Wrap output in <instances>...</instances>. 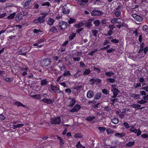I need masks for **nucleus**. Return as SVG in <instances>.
<instances>
[{
  "mask_svg": "<svg viewBox=\"0 0 148 148\" xmlns=\"http://www.w3.org/2000/svg\"><path fill=\"white\" fill-rule=\"evenodd\" d=\"M31 97L34 98V99H36L38 100H40V101H41L40 96L39 94L31 95Z\"/></svg>",
  "mask_w": 148,
  "mask_h": 148,
  "instance_id": "obj_28",
  "label": "nucleus"
},
{
  "mask_svg": "<svg viewBox=\"0 0 148 148\" xmlns=\"http://www.w3.org/2000/svg\"><path fill=\"white\" fill-rule=\"evenodd\" d=\"M49 32L52 33H56L58 32L57 28L55 26L51 27L49 29Z\"/></svg>",
  "mask_w": 148,
  "mask_h": 148,
  "instance_id": "obj_22",
  "label": "nucleus"
},
{
  "mask_svg": "<svg viewBox=\"0 0 148 148\" xmlns=\"http://www.w3.org/2000/svg\"><path fill=\"white\" fill-rule=\"evenodd\" d=\"M61 119L60 116L56 117L51 118V122L53 124H59L61 122Z\"/></svg>",
  "mask_w": 148,
  "mask_h": 148,
  "instance_id": "obj_4",
  "label": "nucleus"
},
{
  "mask_svg": "<svg viewBox=\"0 0 148 148\" xmlns=\"http://www.w3.org/2000/svg\"><path fill=\"white\" fill-rule=\"evenodd\" d=\"M0 75L2 77H4L6 75L5 72L3 71H0Z\"/></svg>",
  "mask_w": 148,
  "mask_h": 148,
  "instance_id": "obj_46",
  "label": "nucleus"
},
{
  "mask_svg": "<svg viewBox=\"0 0 148 148\" xmlns=\"http://www.w3.org/2000/svg\"><path fill=\"white\" fill-rule=\"evenodd\" d=\"M102 12L101 11H99L96 10H94L92 11V14L93 15H99L101 14Z\"/></svg>",
  "mask_w": 148,
  "mask_h": 148,
  "instance_id": "obj_17",
  "label": "nucleus"
},
{
  "mask_svg": "<svg viewBox=\"0 0 148 148\" xmlns=\"http://www.w3.org/2000/svg\"><path fill=\"white\" fill-rule=\"evenodd\" d=\"M45 41V39L44 38H41L37 40V42L38 43H39L43 42H44Z\"/></svg>",
  "mask_w": 148,
  "mask_h": 148,
  "instance_id": "obj_56",
  "label": "nucleus"
},
{
  "mask_svg": "<svg viewBox=\"0 0 148 148\" xmlns=\"http://www.w3.org/2000/svg\"><path fill=\"white\" fill-rule=\"evenodd\" d=\"M141 136L142 138H148V135L147 134H144L141 135Z\"/></svg>",
  "mask_w": 148,
  "mask_h": 148,
  "instance_id": "obj_58",
  "label": "nucleus"
},
{
  "mask_svg": "<svg viewBox=\"0 0 148 148\" xmlns=\"http://www.w3.org/2000/svg\"><path fill=\"white\" fill-rule=\"evenodd\" d=\"M48 82L46 79H44L41 82V85L42 86H45L47 84Z\"/></svg>",
  "mask_w": 148,
  "mask_h": 148,
  "instance_id": "obj_40",
  "label": "nucleus"
},
{
  "mask_svg": "<svg viewBox=\"0 0 148 148\" xmlns=\"http://www.w3.org/2000/svg\"><path fill=\"white\" fill-rule=\"evenodd\" d=\"M92 21L93 20L91 19H89L88 21L85 23V26L88 28H90L92 26Z\"/></svg>",
  "mask_w": 148,
  "mask_h": 148,
  "instance_id": "obj_16",
  "label": "nucleus"
},
{
  "mask_svg": "<svg viewBox=\"0 0 148 148\" xmlns=\"http://www.w3.org/2000/svg\"><path fill=\"white\" fill-rule=\"evenodd\" d=\"M111 121L114 124H117L119 122L118 119L117 118H114L111 119Z\"/></svg>",
  "mask_w": 148,
  "mask_h": 148,
  "instance_id": "obj_29",
  "label": "nucleus"
},
{
  "mask_svg": "<svg viewBox=\"0 0 148 148\" xmlns=\"http://www.w3.org/2000/svg\"><path fill=\"white\" fill-rule=\"evenodd\" d=\"M120 19L116 18H114L112 19L110 21V22L112 23H120L119 21L120 20Z\"/></svg>",
  "mask_w": 148,
  "mask_h": 148,
  "instance_id": "obj_21",
  "label": "nucleus"
},
{
  "mask_svg": "<svg viewBox=\"0 0 148 148\" xmlns=\"http://www.w3.org/2000/svg\"><path fill=\"white\" fill-rule=\"evenodd\" d=\"M55 20L52 18H50L47 21V24L50 26L53 25Z\"/></svg>",
  "mask_w": 148,
  "mask_h": 148,
  "instance_id": "obj_18",
  "label": "nucleus"
},
{
  "mask_svg": "<svg viewBox=\"0 0 148 148\" xmlns=\"http://www.w3.org/2000/svg\"><path fill=\"white\" fill-rule=\"evenodd\" d=\"M45 103H46L47 104H53V101L51 100L48 99L44 98L41 100Z\"/></svg>",
  "mask_w": 148,
  "mask_h": 148,
  "instance_id": "obj_14",
  "label": "nucleus"
},
{
  "mask_svg": "<svg viewBox=\"0 0 148 148\" xmlns=\"http://www.w3.org/2000/svg\"><path fill=\"white\" fill-rule=\"evenodd\" d=\"M81 106L79 104H76L74 107L69 111L72 112H77L80 108Z\"/></svg>",
  "mask_w": 148,
  "mask_h": 148,
  "instance_id": "obj_12",
  "label": "nucleus"
},
{
  "mask_svg": "<svg viewBox=\"0 0 148 148\" xmlns=\"http://www.w3.org/2000/svg\"><path fill=\"white\" fill-rule=\"evenodd\" d=\"M132 16L135 20L141 22L143 21L142 18L139 15L134 14H132Z\"/></svg>",
  "mask_w": 148,
  "mask_h": 148,
  "instance_id": "obj_7",
  "label": "nucleus"
},
{
  "mask_svg": "<svg viewBox=\"0 0 148 148\" xmlns=\"http://www.w3.org/2000/svg\"><path fill=\"white\" fill-rule=\"evenodd\" d=\"M51 90L55 93H59L60 90L56 86H53L52 84L51 85Z\"/></svg>",
  "mask_w": 148,
  "mask_h": 148,
  "instance_id": "obj_9",
  "label": "nucleus"
},
{
  "mask_svg": "<svg viewBox=\"0 0 148 148\" xmlns=\"http://www.w3.org/2000/svg\"><path fill=\"white\" fill-rule=\"evenodd\" d=\"M134 128V127H133L132 128L130 129L129 130L130 131L136 134L137 136H139L140 135L141 133V131L140 130H139L138 131L136 129H133Z\"/></svg>",
  "mask_w": 148,
  "mask_h": 148,
  "instance_id": "obj_10",
  "label": "nucleus"
},
{
  "mask_svg": "<svg viewBox=\"0 0 148 148\" xmlns=\"http://www.w3.org/2000/svg\"><path fill=\"white\" fill-rule=\"evenodd\" d=\"M94 24L96 27L98 26L101 23L99 20H96L93 22Z\"/></svg>",
  "mask_w": 148,
  "mask_h": 148,
  "instance_id": "obj_37",
  "label": "nucleus"
},
{
  "mask_svg": "<svg viewBox=\"0 0 148 148\" xmlns=\"http://www.w3.org/2000/svg\"><path fill=\"white\" fill-rule=\"evenodd\" d=\"M45 21L44 16H40L37 19H35L33 21V23L36 24L43 23Z\"/></svg>",
  "mask_w": 148,
  "mask_h": 148,
  "instance_id": "obj_3",
  "label": "nucleus"
},
{
  "mask_svg": "<svg viewBox=\"0 0 148 148\" xmlns=\"http://www.w3.org/2000/svg\"><path fill=\"white\" fill-rule=\"evenodd\" d=\"M92 32L93 34V36L95 37H97V34L98 32V30L96 29L93 30Z\"/></svg>",
  "mask_w": 148,
  "mask_h": 148,
  "instance_id": "obj_47",
  "label": "nucleus"
},
{
  "mask_svg": "<svg viewBox=\"0 0 148 148\" xmlns=\"http://www.w3.org/2000/svg\"><path fill=\"white\" fill-rule=\"evenodd\" d=\"M115 50V49L111 48L110 49H108L106 51L108 53H110L113 52Z\"/></svg>",
  "mask_w": 148,
  "mask_h": 148,
  "instance_id": "obj_62",
  "label": "nucleus"
},
{
  "mask_svg": "<svg viewBox=\"0 0 148 148\" xmlns=\"http://www.w3.org/2000/svg\"><path fill=\"white\" fill-rule=\"evenodd\" d=\"M82 145L80 143V141L78 142L77 143V144H76V147L77 148H81V147H82Z\"/></svg>",
  "mask_w": 148,
  "mask_h": 148,
  "instance_id": "obj_54",
  "label": "nucleus"
},
{
  "mask_svg": "<svg viewBox=\"0 0 148 148\" xmlns=\"http://www.w3.org/2000/svg\"><path fill=\"white\" fill-rule=\"evenodd\" d=\"M25 15V14L24 12H21L16 14L15 20L17 21H19L22 18L23 16Z\"/></svg>",
  "mask_w": 148,
  "mask_h": 148,
  "instance_id": "obj_6",
  "label": "nucleus"
},
{
  "mask_svg": "<svg viewBox=\"0 0 148 148\" xmlns=\"http://www.w3.org/2000/svg\"><path fill=\"white\" fill-rule=\"evenodd\" d=\"M134 141L131 142L130 141L126 144V146L127 147H130L134 145Z\"/></svg>",
  "mask_w": 148,
  "mask_h": 148,
  "instance_id": "obj_33",
  "label": "nucleus"
},
{
  "mask_svg": "<svg viewBox=\"0 0 148 148\" xmlns=\"http://www.w3.org/2000/svg\"><path fill=\"white\" fill-rule=\"evenodd\" d=\"M68 26L67 23L64 21L61 22L59 24V27L61 29H65Z\"/></svg>",
  "mask_w": 148,
  "mask_h": 148,
  "instance_id": "obj_5",
  "label": "nucleus"
},
{
  "mask_svg": "<svg viewBox=\"0 0 148 148\" xmlns=\"http://www.w3.org/2000/svg\"><path fill=\"white\" fill-rule=\"evenodd\" d=\"M107 81L109 82L113 83L115 82V80L114 78H109L107 79Z\"/></svg>",
  "mask_w": 148,
  "mask_h": 148,
  "instance_id": "obj_44",
  "label": "nucleus"
},
{
  "mask_svg": "<svg viewBox=\"0 0 148 148\" xmlns=\"http://www.w3.org/2000/svg\"><path fill=\"white\" fill-rule=\"evenodd\" d=\"M141 86V84L140 83H134L133 85V87L135 88H138Z\"/></svg>",
  "mask_w": 148,
  "mask_h": 148,
  "instance_id": "obj_32",
  "label": "nucleus"
},
{
  "mask_svg": "<svg viewBox=\"0 0 148 148\" xmlns=\"http://www.w3.org/2000/svg\"><path fill=\"white\" fill-rule=\"evenodd\" d=\"M94 95L93 91L91 90H89L88 91L86 94V96L87 98H90L92 97Z\"/></svg>",
  "mask_w": 148,
  "mask_h": 148,
  "instance_id": "obj_15",
  "label": "nucleus"
},
{
  "mask_svg": "<svg viewBox=\"0 0 148 148\" xmlns=\"http://www.w3.org/2000/svg\"><path fill=\"white\" fill-rule=\"evenodd\" d=\"M5 119V117L2 114H0V122Z\"/></svg>",
  "mask_w": 148,
  "mask_h": 148,
  "instance_id": "obj_60",
  "label": "nucleus"
},
{
  "mask_svg": "<svg viewBox=\"0 0 148 148\" xmlns=\"http://www.w3.org/2000/svg\"><path fill=\"white\" fill-rule=\"evenodd\" d=\"M90 72V71L89 69H86L85 71H84L83 74L86 75L88 74H89Z\"/></svg>",
  "mask_w": 148,
  "mask_h": 148,
  "instance_id": "obj_39",
  "label": "nucleus"
},
{
  "mask_svg": "<svg viewBox=\"0 0 148 148\" xmlns=\"http://www.w3.org/2000/svg\"><path fill=\"white\" fill-rule=\"evenodd\" d=\"M41 6H47V7H49L50 6H51V5L50 2H47L42 3L41 4Z\"/></svg>",
  "mask_w": 148,
  "mask_h": 148,
  "instance_id": "obj_35",
  "label": "nucleus"
},
{
  "mask_svg": "<svg viewBox=\"0 0 148 148\" xmlns=\"http://www.w3.org/2000/svg\"><path fill=\"white\" fill-rule=\"evenodd\" d=\"M123 7V5L122 4H120L116 9H118V10H120L121 11Z\"/></svg>",
  "mask_w": 148,
  "mask_h": 148,
  "instance_id": "obj_57",
  "label": "nucleus"
},
{
  "mask_svg": "<svg viewBox=\"0 0 148 148\" xmlns=\"http://www.w3.org/2000/svg\"><path fill=\"white\" fill-rule=\"evenodd\" d=\"M24 125V124H18L16 125H13L12 128L15 129L18 128L22 127Z\"/></svg>",
  "mask_w": 148,
  "mask_h": 148,
  "instance_id": "obj_19",
  "label": "nucleus"
},
{
  "mask_svg": "<svg viewBox=\"0 0 148 148\" xmlns=\"http://www.w3.org/2000/svg\"><path fill=\"white\" fill-rule=\"evenodd\" d=\"M81 52L79 51H76L73 54V56H75L76 55L77 56L81 55Z\"/></svg>",
  "mask_w": 148,
  "mask_h": 148,
  "instance_id": "obj_55",
  "label": "nucleus"
},
{
  "mask_svg": "<svg viewBox=\"0 0 148 148\" xmlns=\"http://www.w3.org/2000/svg\"><path fill=\"white\" fill-rule=\"evenodd\" d=\"M14 105L17 106V107L22 106L23 107H25L26 106L23 105L21 102L16 101L14 103Z\"/></svg>",
  "mask_w": 148,
  "mask_h": 148,
  "instance_id": "obj_26",
  "label": "nucleus"
},
{
  "mask_svg": "<svg viewBox=\"0 0 148 148\" xmlns=\"http://www.w3.org/2000/svg\"><path fill=\"white\" fill-rule=\"evenodd\" d=\"M102 94L100 92H97L95 95L94 98L96 99H99L101 97Z\"/></svg>",
  "mask_w": 148,
  "mask_h": 148,
  "instance_id": "obj_24",
  "label": "nucleus"
},
{
  "mask_svg": "<svg viewBox=\"0 0 148 148\" xmlns=\"http://www.w3.org/2000/svg\"><path fill=\"white\" fill-rule=\"evenodd\" d=\"M108 28L110 29V30L113 31L115 28V27L114 25H110L108 26Z\"/></svg>",
  "mask_w": 148,
  "mask_h": 148,
  "instance_id": "obj_51",
  "label": "nucleus"
},
{
  "mask_svg": "<svg viewBox=\"0 0 148 148\" xmlns=\"http://www.w3.org/2000/svg\"><path fill=\"white\" fill-rule=\"evenodd\" d=\"M4 80L7 82H11L13 81L12 78L9 77H5L4 78Z\"/></svg>",
  "mask_w": 148,
  "mask_h": 148,
  "instance_id": "obj_36",
  "label": "nucleus"
},
{
  "mask_svg": "<svg viewBox=\"0 0 148 148\" xmlns=\"http://www.w3.org/2000/svg\"><path fill=\"white\" fill-rule=\"evenodd\" d=\"M111 41L113 43H117L119 42V40L116 39H112L111 40Z\"/></svg>",
  "mask_w": 148,
  "mask_h": 148,
  "instance_id": "obj_64",
  "label": "nucleus"
},
{
  "mask_svg": "<svg viewBox=\"0 0 148 148\" xmlns=\"http://www.w3.org/2000/svg\"><path fill=\"white\" fill-rule=\"evenodd\" d=\"M31 49L30 46L25 47L21 49L18 51V52L21 55L27 56V53Z\"/></svg>",
  "mask_w": 148,
  "mask_h": 148,
  "instance_id": "obj_1",
  "label": "nucleus"
},
{
  "mask_svg": "<svg viewBox=\"0 0 148 148\" xmlns=\"http://www.w3.org/2000/svg\"><path fill=\"white\" fill-rule=\"evenodd\" d=\"M143 30L145 31L146 33L148 34V26L146 25H144L143 27Z\"/></svg>",
  "mask_w": 148,
  "mask_h": 148,
  "instance_id": "obj_30",
  "label": "nucleus"
},
{
  "mask_svg": "<svg viewBox=\"0 0 148 148\" xmlns=\"http://www.w3.org/2000/svg\"><path fill=\"white\" fill-rule=\"evenodd\" d=\"M71 74L70 73L69 71H66L63 74V75L64 76H67L69 75H71Z\"/></svg>",
  "mask_w": 148,
  "mask_h": 148,
  "instance_id": "obj_53",
  "label": "nucleus"
},
{
  "mask_svg": "<svg viewBox=\"0 0 148 148\" xmlns=\"http://www.w3.org/2000/svg\"><path fill=\"white\" fill-rule=\"evenodd\" d=\"M114 33V32L112 30H109V31L108 32L107 34H104V35L106 36H110L112 35Z\"/></svg>",
  "mask_w": 148,
  "mask_h": 148,
  "instance_id": "obj_43",
  "label": "nucleus"
},
{
  "mask_svg": "<svg viewBox=\"0 0 148 148\" xmlns=\"http://www.w3.org/2000/svg\"><path fill=\"white\" fill-rule=\"evenodd\" d=\"M119 22H120V23H119V24H120L119 25H120V26L122 27L123 26H125V25H124V22L123 21V20L121 19Z\"/></svg>",
  "mask_w": 148,
  "mask_h": 148,
  "instance_id": "obj_61",
  "label": "nucleus"
},
{
  "mask_svg": "<svg viewBox=\"0 0 148 148\" xmlns=\"http://www.w3.org/2000/svg\"><path fill=\"white\" fill-rule=\"evenodd\" d=\"M121 113L124 114H127L128 112H130V109L127 108H123L121 110Z\"/></svg>",
  "mask_w": 148,
  "mask_h": 148,
  "instance_id": "obj_25",
  "label": "nucleus"
},
{
  "mask_svg": "<svg viewBox=\"0 0 148 148\" xmlns=\"http://www.w3.org/2000/svg\"><path fill=\"white\" fill-rule=\"evenodd\" d=\"M32 0H28L25 3L24 5L25 7H26L29 6Z\"/></svg>",
  "mask_w": 148,
  "mask_h": 148,
  "instance_id": "obj_49",
  "label": "nucleus"
},
{
  "mask_svg": "<svg viewBox=\"0 0 148 148\" xmlns=\"http://www.w3.org/2000/svg\"><path fill=\"white\" fill-rule=\"evenodd\" d=\"M112 99L110 98V99L111 101L112 102V104L114 105L115 103L118 102V99L117 98H113Z\"/></svg>",
  "mask_w": 148,
  "mask_h": 148,
  "instance_id": "obj_34",
  "label": "nucleus"
},
{
  "mask_svg": "<svg viewBox=\"0 0 148 148\" xmlns=\"http://www.w3.org/2000/svg\"><path fill=\"white\" fill-rule=\"evenodd\" d=\"M95 119V116H91L86 117V120L88 121H90Z\"/></svg>",
  "mask_w": 148,
  "mask_h": 148,
  "instance_id": "obj_27",
  "label": "nucleus"
},
{
  "mask_svg": "<svg viewBox=\"0 0 148 148\" xmlns=\"http://www.w3.org/2000/svg\"><path fill=\"white\" fill-rule=\"evenodd\" d=\"M111 110V109L110 108H109L108 106H106L104 108V110L106 111L109 112Z\"/></svg>",
  "mask_w": 148,
  "mask_h": 148,
  "instance_id": "obj_63",
  "label": "nucleus"
},
{
  "mask_svg": "<svg viewBox=\"0 0 148 148\" xmlns=\"http://www.w3.org/2000/svg\"><path fill=\"white\" fill-rule=\"evenodd\" d=\"M76 20L73 18H70L68 21V23L69 24L74 23L76 22Z\"/></svg>",
  "mask_w": 148,
  "mask_h": 148,
  "instance_id": "obj_41",
  "label": "nucleus"
},
{
  "mask_svg": "<svg viewBox=\"0 0 148 148\" xmlns=\"http://www.w3.org/2000/svg\"><path fill=\"white\" fill-rule=\"evenodd\" d=\"M114 136L119 138H122L125 136V134L124 133H117L114 134Z\"/></svg>",
  "mask_w": 148,
  "mask_h": 148,
  "instance_id": "obj_20",
  "label": "nucleus"
},
{
  "mask_svg": "<svg viewBox=\"0 0 148 148\" xmlns=\"http://www.w3.org/2000/svg\"><path fill=\"white\" fill-rule=\"evenodd\" d=\"M84 25V24L82 23H80L78 24H76L75 25V26L77 28L83 26Z\"/></svg>",
  "mask_w": 148,
  "mask_h": 148,
  "instance_id": "obj_45",
  "label": "nucleus"
},
{
  "mask_svg": "<svg viewBox=\"0 0 148 148\" xmlns=\"http://www.w3.org/2000/svg\"><path fill=\"white\" fill-rule=\"evenodd\" d=\"M93 69L94 71H96L98 73H99L101 72L100 69L98 68L94 67Z\"/></svg>",
  "mask_w": 148,
  "mask_h": 148,
  "instance_id": "obj_59",
  "label": "nucleus"
},
{
  "mask_svg": "<svg viewBox=\"0 0 148 148\" xmlns=\"http://www.w3.org/2000/svg\"><path fill=\"white\" fill-rule=\"evenodd\" d=\"M15 15V13H13L11 14L10 15L7 16V18L9 20L12 19L14 18Z\"/></svg>",
  "mask_w": 148,
  "mask_h": 148,
  "instance_id": "obj_31",
  "label": "nucleus"
},
{
  "mask_svg": "<svg viewBox=\"0 0 148 148\" xmlns=\"http://www.w3.org/2000/svg\"><path fill=\"white\" fill-rule=\"evenodd\" d=\"M28 69L27 68H22V70L23 69V70H25V71H24L23 73L22 74L23 76H25L27 74V72Z\"/></svg>",
  "mask_w": 148,
  "mask_h": 148,
  "instance_id": "obj_38",
  "label": "nucleus"
},
{
  "mask_svg": "<svg viewBox=\"0 0 148 148\" xmlns=\"http://www.w3.org/2000/svg\"><path fill=\"white\" fill-rule=\"evenodd\" d=\"M82 136V135L81 134H76L74 136L75 138H81Z\"/></svg>",
  "mask_w": 148,
  "mask_h": 148,
  "instance_id": "obj_48",
  "label": "nucleus"
},
{
  "mask_svg": "<svg viewBox=\"0 0 148 148\" xmlns=\"http://www.w3.org/2000/svg\"><path fill=\"white\" fill-rule=\"evenodd\" d=\"M69 106L70 107H73L76 103L75 99L74 98H69Z\"/></svg>",
  "mask_w": 148,
  "mask_h": 148,
  "instance_id": "obj_8",
  "label": "nucleus"
},
{
  "mask_svg": "<svg viewBox=\"0 0 148 148\" xmlns=\"http://www.w3.org/2000/svg\"><path fill=\"white\" fill-rule=\"evenodd\" d=\"M75 35L76 34L73 33L69 36V39L70 40H72L75 37Z\"/></svg>",
  "mask_w": 148,
  "mask_h": 148,
  "instance_id": "obj_52",
  "label": "nucleus"
},
{
  "mask_svg": "<svg viewBox=\"0 0 148 148\" xmlns=\"http://www.w3.org/2000/svg\"><path fill=\"white\" fill-rule=\"evenodd\" d=\"M51 60L50 58H45L41 61L40 64L43 66H48L51 64Z\"/></svg>",
  "mask_w": 148,
  "mask_h": 148,
  "instance_id": "obj_2",
  "label": "nucleus"
},
{
  "mask_svg": "<svg viewBox=\"0 0 148 148\" xmlns=\"http://www.w3.org/2000/svg\"><path fill=\"white\" fill-rule=\"evenodd\" d=\"M121 14V11L120 10H118V9H115L114 14L115 16L116 17H119Z\"/></svg>",
  "mask_w": 148,
  "mask_h": 148,
  "instance_id": "obj_23",
  "label": "nucleus"
},
{
  "mask_svg": "<svg viewBox=\"0 0 148 148\" xmlns=\"http://www.w3.org/2000/svg\"><path fill=\"white\" fill-rule=\"evenodd\" d=\"M114 74V73L112 72H106L105 73L106 75L110 77L112 75Z\"/></svg>",
  "mask_w": 148,
  "mask_h": 148,
  "instance_id": "obj_50",
  "label": "nucleus"
},
{
  "mask_svg": "<svg viewBox=\"0 0 148 148\" xmlns=\"http://www.w3.org/2000/svg\"><path fill=\"white\" fill-rule=\"evenodd\" d=\"M62 11L64 14H68L70 12V10L69 9L66 5H65L62 7Z\"/></svg>",
  "mask_w": 148,
  "mask_h": 148,
  "instance_id": "obj_13",
  "label": "nucleus"
},
{
  "mask_svg": "<svg viewBox=\"0 0 148 148\" xmlns=\"http://www.w3.org/2000/svg\"><path fill=\"white\" fill-rule=\"evenodd\" d=\"M147 101L145 100L144 99H142L141 100H138V103L141 104H143L146 103Z\"/></svg>",
  "mask_w": 148,
  "mask_h": 148,
  "instance_id": "obj_42",
  "label": "nucleus"
},
{
  "mask_svg": "<svg viewBox=\"0 0 148 148\" xmlns=\"http://www.w3.org/2000/svg\"><path fill=\"white\" fill-rule=\"evenodd\" d=\"M111 91L113 92L114 94V96L112 97V98H115L117 95H118L119 91L117 88H114L111 89Z\"/></svg>",
  "mask_w": 148,
  "mask_h": 148,
  "instance_id": "obj_11",
  "label": "nucleus"
}]
</instances>
